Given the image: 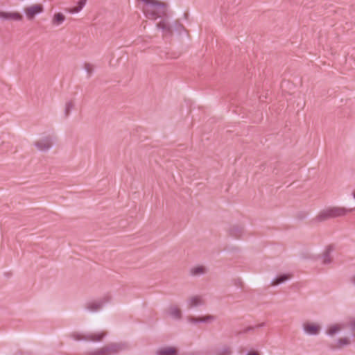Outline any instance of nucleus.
<instances>
[{
	"label": "nucleus",
	"instance_id": "f257e3e1",
	"mask_svg": "<svg viewBox=\"0 0 355 355\" xmlns=\"http://www.w3.org/2000/svg\"><path fill=\"white\" fill-rule=\"evenodd\" d=\"M143 3L142 10L145 16L153 20L159 17H166L167 4L158 0H139Z\"/></svg>",
	"mask_w": 355,
	"mask_h": 355
},
{
	"label": "nucleus",
	"instance_id": "f03ea898",
	"mask_svg": "<svg viewBox=\"0 0 355 355\" xmlns=\"http://www.w3.org/2000/svg\"><path fill=\"white\" fill-rule=\"evenodd\" d=\"M123 349V346L118 343H110L103 347L93 351L87 352L85 355H112Z\"/></svg>",
	"mask_w": 355,
	"mask_h": 355
},
{
	"label": "nucleus",
	"instance_id": "7ed1b4c3",
	"mask_svg": "<svg viewBox=\"0 0 355 355\" xmlns=\"http://www.w3.org/2000/svg\"><path fill=\"white\" fill-rule=\"evenodd\" d=\"M44 8L42 4L36 3L24 8V12L28 20L34 19L35 15L42 13Z\"/></svg>",
	"mask_w": 355,
	"mask_h": 355
},
{
	"label": "nucleus",
	"instance_id": "20e7f679",
	"mask_svg": "<svg viewBox=\"0 0 355 355\" xmlns=\"http://www.w3.org/2000/svg\"><path fill=\"white\" fill-rule=\"evenodd\" d=\"M35 146L40 151H47L53 146V141L51 137H42L35 142Z\"/></svg>",
	"mask_w": 355,
	"mask_h": 355
},
{
	"label": "nucleus",
	"instance_id": "39448f33",
	"mask_svg": "<svg viewBox=\"0 0 355 355\" xmlns=\"http://www.w3.org/2000/svg\"><path fill=\"white\" fill-rule=\"evenodd\" d=\"M0 18L5 20L21 21L23 16L17 11H0Z\"/></svg>",
	"mask_w": 355,
	"mask_h": 355
},
{
	"label": "nucleus",
	"instance_id": "423d86ee",
	"mask_svg": "<svg viewBox=\"0 0 355 355\" xmlns=\"http://www.w3.org/2000/svg\"><path fill=\"white\" fill-rule=\"evenodd\" d=\"M157 28L161 29L164 36H169L173 34V29L170 25L168 20L164 17L156 25Z\"/></svg>",
	"mask_w": 355,
	"mask_h": 355
},
{
	"label": "nucleus",
	"instance_id": "0eeeda50",
	"mask_svg": "<svg viewBox=\"0 0 355 355\" xmlns=\"http://www.w3.org/2000/svg\"><path fill=\"white\" fill-rule=\"evenodd\" d=\"M331 217L336 218L346 215L348 212L351 211L352 209H347L345 207H333L328 208Z\"/></svg>",
	"mask_w": 355,
	"mask_h": 355
},
{
	"label": "nucleus",
	"instance_id": "6e6552de",
	"mask_svg": "<svg viewBox=\"0 0 355 355\" xmlns=\"http://www.w3.org/2000/svg\"><path fill=\"white\" fill-rule=\"evenodd\" d=\"M304 330L309 334L316 335L320 330V326L315 323L305 322L303 324Z\"/></svg>",
	"mask_w": 355,
	"mask_h": 355
},
{
	"label": "nucleus",
	"instance_id": "1a4fd4ad",
	"mask_svg": "<svg viewBox=\"0 0 355 355\" xmlns=\"http://www.w3.org/2000/svg\"><path fill=\"white\" fill-rule=\"evenodd\" d=\"M331 218L328 208L321 210L313 219L315 223H320Z\"/></svg>",
	"mask_w": 355,
	"mask_h": 355
},
{
	"label": "nucleus",
	"instance_id": "9d476101",
	"mask_svg": "<svg viewBox=\"0 0 355 355\" xmlns=\"http://www.w3.org/2000/svg\"><path fill=\"white\" fill-rule=\"evenodd\" d=\"M205 303L203 299L201 296L194 295L191 296L188 300V307L192 308L194 306H198L199 305H202Z\"/></svg>",
	"mask_w": 355,
	"mask_h": 355
},
{
	"label": "nucleus",
	"instance_id": "9b49d317",
	"mask_svg": "<svg viewBox=\"0 0 355 355\" xmlns=\"http://www.w3.org/2000/svg\"><path fill=\"white\" fill-rule=\"evenodd\" d=\"M345 326L341 324H334L328 327L327 333L329 336H334L336 334L339 333Z\"/></svg>",
	"mask_w": 355,
	"mask_h": 355
},
{
	"label": "nucleus",
	"instance_id": "f8f14e48",
	"mask_svg": "<svg viewBox=\"0 0 355 355\" xmlns=\"http://www.w3.org/2000/svg\"><path fill=\"white\" fill-rule=\"evenodd\" d=\"M105 336V332H101L98 334H91L85 336L83 339L85 340H92L94 342L101 341Z\"/></svg>",
	"mask_w": 355,
	"mask_h": 355
},
{
	"label": "nucleus",
	"instance_id": "ddd939ff",
	"mask_svg": "<svg viewBox=\"0 0 355 355\" xmlns=\"http://www.w3.org/2000/svg\"><path fill=\"white\" fill-rule=\"evenodd\" d=\"M168 314L176 319H180L182 318V311L177 306H171L168 309Z\"/></svg>",
	"mask_w": 355,
	"mask_h": 355
},
{
	"label": "nucleus",
	"instance_id": "4468645a",
	"mask_svg": "<svg viewBox=\"0 0 355 355\" xmlns=\"http://www.w3.org/2000/svg\"><path fill=\"white\" fill-rule=\"evenodd\" d=\"M176 349L172 347L161 348L157 351V355H176Z\"/></svg>",
	"mask_w": 355,
	"mask_h": 355
},
{
	"label": "nucleus",
	"instance_id": "2eb2a0df",
	"mask_svg": "<svg viewBox=\"0 0 355 355\" xmlns=\"http://www.w3.org/2000/svg\"><path fill=\"white\" fill-rule=\"evenodd\" d=\"M86 3H87V0H79L78 1L77 6H75V7H73V8H67V10L69 12L72 13V14L78 13V12H79L83 9V8L85 6Z\"/></svg>",
	"mask_w": 355,
	"mask_h": 355
},
{
	"label": "nucleus",
	"instance_id": "dca6fc26",
	"mask_svg": "<svg viewBox=\"0 0 355 355\" xmlns=\"http://www.w3.org/2000/svg\"><path fill=\"white\" fill-rule=\"evenodd\" d=\"M64 20L65 16L61 12H58L53 15L51 22L54 26H59L62 24Z\"/></svg>",
	"mask_w": 355,
	"mask_h": 355
},
{
	"label": "nucleus",
	"instance_id": "f3484780",
	"mask_svg": "<svg viewBox=\"0 0 355 355\" xmlns=\"http://www.w3.org/2000/svg\"><path fill=\"white\" fill-rule=\"evenodd\" d=\"M291 277V275H288V274L282 275L275 278V279H273L271 282V285L272 286L278 285V284H282V283L284 282L285 281L289 279Z\"/></svg>",
	"mask_w": 355,
	"mask_h": 355
},
{
	"label": "nucleus",
	"instance_id": "a211bd4d",
	"mask_svg": "<svg viewBox=\"0 0 355 355\" xmlns=\"http://www.w3.org/2000/svg\"><path fill=\"white\" fill-rule=\"evenodd\" d=\"M350 343H351V341H350L349 338H339L337 340L336 344L335 345H334L332 347L333 348H341V347H343L345 345H349Z\"/></svg>",
	"mask_w": 355,
	"mask_h": 355
},
{
	"label": "nucleus",
	"instance_id": "6ab92c4d",
	"mask_svg": "<svg viewBox=\"0 0 355 355\" xmlns=\"http://www.w3.org/2000/svg\"><path fill=\"white\" fill-rule=\"evenodd\" d=\"M231 347L228 346H223L216 351V355H231Z\"/></svg>",
	"mask_w": 355,
	"mask_h": 355
},
{
	"label": "nucleus",
	"instance_id": "aec40b11",
	"mask_svg": "<svg viewBox=\"0 0 355 355\" xmlns=\"http://www.w3.org/2000/svg\"><path fill=\"white\" fill-rule=\"evenodd\" d=\"M206 270L203 266H197L191 269V274L192 275H199L204 274Z\"/></svg>",
	"mask_w": 355,
	"mask_h": 355
},
{
	"label": "nucleus",
	"instance_id": "412c9836",
	"mask_svg": "<svg viewBox=\"0 0 355 355\" xmlns=\"http://www.w3.org/2000/svg\"><path fill=\"white\" fill-rule=\"evenodd\" d=\"M102 306V304L100 302H92L87 304V308L92 311H95L98 310Z\"/></svg>",
	"mask_w": 355,
	"mask_h": 355
},
{
	"label": "nucleus",
	"instance_id": "4be33fe9",
	"mask_svg": "<svg viewBox=\"0 0 355 355\" xmlns=\"http://www.w3.org/2000/svg\"><path fill=\"white\" fill-rule=\"evenodd\" d=\"M330 252H331V250L329 248L326 250V251L324 252V254L322 255V263L324 264H328L331 262Z\"/></svg>",
	"mask_w": 355,
	"mask_h": 355
},
{
	"label": "nucleus",
	"instance_id": "5701e85b",
	"mask_svg": "<svg viewBox=\"0 0 355 355\" xmlns=\"http://www.w3.org/2000/svg\"><path fill=\"white\" fill-rule=\"evenodd\" d=\"M216 319L214 315H207L205 316L200 317V321L205 323H210Z\"/></svg>",
	"mask_w": 355,
	"mask_h": 355
},
{
	"label": "nucleus",
	"instance_id": "b1692460",
	"mask_svg": "<svg viewBox=\"0 0 355 355\" xmlns=\"http://www.w3.org/2000/svg\"><path fill=\"white\" fill-rule=\"evenodd\" d=\"M84 69L87 73L88 76H90L94 70V66L90 63H85Z\"/></svg>",
	"mask_w": 355,
	"mask_h": 355
},
{
	"label": "nucleus",
	"instance_id": "393cba45",
	"mask_svg": "<svg viewBox=\"0 0 355 355\" xmlns=\"http://www.w3.org/2000/svg\"><path fill=\"white\" fill-rule=\"evenodd\" d=\"M85 336H81L77 333H73L71 334V337L76 340H84L83 338Z\"/></svg>",
	"mask_w": 355,
	"mask_h": 355
},
{
	"label": "nucleus",
	"instance_id": "a878e982",
	"mask_svg": "<svg viewBox=\"0 0 355 355\" xmlns=\"http://www.w3.org/2000/svg\"><path fill=\"white\" fill-rule=\"evenodd\" d=\"M187 320L191 323H196V322H200V317L199 318H195V317H193V316H189V317L187 318Z\"/></svg>",
	"mask_w": 355,
	"mask_h": 355
},
{
	"label": "nucleus",
	"instance_id": "bb28decb",
	"mask_svg": "<svg viewBox=\"0 0 355 355\" xmlns=\"http://www.w3.org/2000/svg\"><path fill=\"white\" fill-rule=\"evenodd\" d=\"M73 105L71 103H68L66 105V115H68L70 111V109L72 107Z\"/></svg>",
	"mask_w": 355,
	"mask_h": 355
},
{
	"label": "nucleus",
	"instance_id": "cd10ccee",
	"mask_svg": "<svg viewBox=\"0 0 355 355\" xmlns=\"http://www.w3.org/2000/svg\"><path fill=\"white\" fill-rule=\"evenodd\" d=\"M349 326L352 330H355V318H353L350 320Z\"/></svg>",
	"mask_w": 355,
	"mask_h": 355
},
{
	"label": "nucleus",
	"instance_id": "c85d7f7f",
	"mask_svg": "<svg viewBox=\"0 0 355 355\" xmlns=\"http://www.w3.org/2000/svg\"><path fill=\"white\" fill-rule=\"evenodd\" d=\"M246 355H260V354L258 352L251 351V352H249Z\"/></svg>",
	"mask_w": 355,
	"mask_h": 355
},
{
	"label": "nucleus",
	"instance_id": "c756f323",
	"mask_svg": "<svg viewBox=\"0 0 355 355\" xmlns=\"http://www.w3.org/2000/svg\"><path fill=\"white\" fill-rule=\"evenodd\" d=\"M352 281L355 284V276L352 278Z\"/></svg>",
	"mask_w": 355,
	"mask_h": 355
},
{
	"label": "nucleus",
	"instance_id": "7c9ffc66",
	"mask_svg": "<svg viewBox=\"0 0 355 355\" xmlns=\"http://www.w3.org/2000/svg\"><path fill=\"white\" fill-rule=\"evenodd\" d=\"M354 197L355 198V191L354 192Z\"/></svg>",
	"mask_w": 355,
	"mask_h": 355
}]
</instances>
